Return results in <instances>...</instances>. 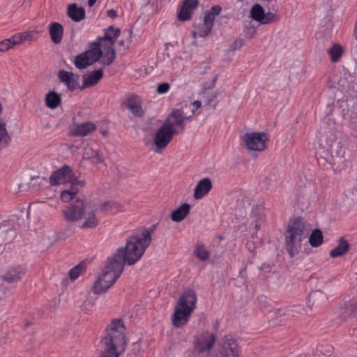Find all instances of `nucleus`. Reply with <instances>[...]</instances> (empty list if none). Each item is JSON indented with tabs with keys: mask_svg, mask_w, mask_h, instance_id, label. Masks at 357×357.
<instances>
[{
	"mask_svg": "<svg viewBox=\"0 0 357 357\" xmlns=\"http://www.w3.org/2000/svg\"><path fill=\"white\" fill-rule=\"evenodd\" d=\"M126 328L121 319H113L105 330L101 340V357H119L126 349Z\"/></svg>",
	"mask_w": 357,
	"mask_h": 357,
	"instance_id": "nucleus-1",
	"label": "nucleus"
},
{
	"mask_svg": "<svg viewBox=\"0 0 357 357\" xmlns=\"http://www.w3.org/2000/svg\"><path fill=\"white\" fill-rule=\"evenodd\" d=\"M149 245V237L145 238L144 241L135 232L128 237L126 246L117 249L112 257L122 264L123 268L126 264L131 266L140 259Z\"/></svg>",
	"mask_w": 357,
	"mask_h": 357,
	"instance_id": "nucleus-2",
	"label": "nucleus"
},
{
	"mask_svg": "<svg viewBox=\"0 0 357 357\" xmlns=\"http://www.w3.org/2000/svg\"><path fill=\"white\" fill-rule=\"evenodd\" d=\"M305 221L298 217L294 219L284 231L286 250L291 257L297 255L302 248V242L305 239Z\"/></svg>",
	"mask_w": 357,
	"mask_h": 357,
	"instance_id": "nucleus-3",
	"label": "nucleus"
},
{
	"mask_svg": "<svg viewBox=\"0 0 357 357\" xmlns=\"http://www.w3.org/2000/svg\"><path fill=\"white\" fill-rule=\"evenodd\" d=\"M124 268L122 264L112 257L108 258L102 271V274L96 280L93 291L96 294L105 293L121 275Z\"/></svg>",
	"mask_w": 357,
	"mask_h": 357,
	"instance_id": "nucleus-4",
	"label": "nucleus"
},
{
	"mask_svg": "<svg viewBox=\"0 0 357 357\" xmlns=\"http://www.w3.org/2000/svg\"><path fill=\"white\" fill-rule=\"evenodd\" d=\"M197 296L194 290L185 291L177 301L176 307L172 318L173 326L176 328L185 325L196 307Z\"/></svg>",
	"mask_w": 357,
	"mask_h": 357,
	"instance_id": "nucleus-5",
	"label": "nucleus"
},
{
	"mask_svg": "<svg viewBox=\"0 0 357 357\" xmlns=\"http://www.w3.org/2000/svg\"><path fill=\"white\" fill-rule=\"evenodd\" d=\"M241 347L231 335H225L219 342L215 357H241Z\"/></svg>",
	"mask_w": 357,
	"mask_h": 357,
	"instance_id": "nucleus-6",
	"label": "nucleus"
},
{
	"mask_svg": "<svg viewBox=\"0 0 357 357\" xmlns=\"http://www.w3.org/2000/svg\"><path fill=\"white\" fill-rule=\"evenodd\" d=\"M178 133H179L178 130L170 129L169 125L163 123L155 133L153 138L155 148L153 151L157 153H160L167 148L172 140L174 135Z\"/></svg>",
	"mask_w": 357,
	"mask_h": 357,
	"instance_id": "nucleus-7",
	"label": "nucleus"
},
{
	"mask_svg": "<svg viewBox=\"0 0 357 357\" xmlns=\"http://www.w3.org/2000/svg\"><path fill=\"white\" fill-rule=\"evenodd\" d=\"M216 336L208 331L203 332L195 337V351L192 356L203 354L205 357H211L209 350L214 346Z\"/></svg>",
	"mask_w": 357,
	"mask_h": 357,
	"instance_id": "nucleus-8",
	"label": "nucleus"
},
{
	"mask_svg": "<svg viewBox=\"0 0 357 357\" xmlns=\"http://www.w3.org/2000/svg\"><path fill=\"white\" fill-rule=\"evenodd\" d=\"M243 141L248 150L261 152L266 149L268 137L264 132H250L244 135Z\"/></svg>",
	"mask_w": 357,
	"mask_h": 357,
	"instance_id": "nucleus-9",
	"label": "nucleus"
},
{
	"mask_svg": "<svg viewBox=\"0 0 357 357\" xmlns=\"http://www.w3.org/2000/svg\"><path fill=\"white\" fill-rule=\"evenodd\" d=\"M85 208V200L80 197H76V199L71 202L69 206H66L63 210L65 219L69 222L81 219Z\"/></svg>",
	"mask_w": 357,
	"mask_h": 357,
	"instance_id": "nucleus-10",
	"label": "nucleus"
},
{
	"mask_svg": "<svg viewBox=\"0 0 357 357\" xmlns=\"http://www.w3.org/2000/svg\"><path fill=\"white\" fill-rule=\"evenodd\" d=\"M75 176L72 168L67 165L54 171L50 177V183L52 185H58L69 182Z\"/></svg>",
	"mask_w": 357,
	"mask_h": 357,
	"instance_id": "nucleus-11",
	"label": "nucleus"
},
{
	"mask_svg": "<svg viewBox=\"0 0 357 357\" xmlns=\"http://www.w3.org/2000/svg\"><path fill=\"white\" fill-rule=\"evenodd\" d=\"M250 17L255 21L259 22L261 24H270L275 22L278 20L276 15L271 12L265 13L264 8L258 3L252 6L250 10Z\"/></svg>",
	"mask_w": 357,
	"mask_h": 357,
	"instance_id": "nucleus-12",
	"label": "nucleus"
},
{
	"mask_svg": "<svg viewBox=\"0 0 357 357\" xmlns=\"http://www.w3.org/2000/svg\"><path fill=\"white\" fill-rule=\"evenodd\" d=\"M191 116L184 115V112L181 109H174L172 113L169 115L164 124L169 125L170 129L176 130V126L180 128L179 132L184 130L185 124L184 121L190 119Z\"/></svg>",
	"mask_w": 357,
	"mask_h": 357,
	"instance_id": "nucleus-13",
	"label": "nucleus"
},
{
	"mask_svg": "<svg viewBox=\"0 0 357 357\" xmlns=\"http://www.w3.org/2000/svg\"><path fill=\"white\" fill-rule=\"evenodd\" d=\"M59 79L61 82L66 84L69 91H73L79 86V76L72 72L61 70L58 74Z\"/></svg>",
	"mask_w": 357,
	"mask_h": 357,
	"instance_id": "nucleus-14",
	"label": "nucleus"
},
{
	"mask_svg": "<svg viewBox=\"0 0 357 357\" xmlns=\"http://www.w3.org/2000/svg\"><path fill=\"white\" fill-rule=\"evenodd\" d=\"M24 273L25 270L21 266H10L1 278L8 283L12 284L20 281Z\"/></svg>",
	"mask_w": 357,
	"mask_h": 357,
	"instance_id": "nucleus-15",
	"label": "nucleus"
},
{
	"mask_svg": "<svg viewBox=\"0 0 357 357\" xmlns=\"http://www.w3.org/2000/svg\"><path fill=\"white\" fill-rule=\"evenodd\" d=\"M121 30L119 28H114L113 26H109L105 30V33L102 37H98L97 41L100 45H108L114 46L116 38L119 36Z\"/></svg>",
	"mask_w": 357,
	"mask_h": 357,
	"instance_id": "nucleus-16",
	"label": "nucleus"
},
{
	"mask_svg": "<svg viewBox=\"0 0 357 357\" xmlns=\"http://www.w3.org/2000/svg\"><path fill=\"white\" fill-rule=\"evenodd\" d=\"M213 184L209 178H204L201 179L197 184L195 191L194 197L195 199H200L206 196L212 189Z\"/></svg>",
	"mask_w": 357,
	"mask_h": 357,
	"instance_id": "nucleus-17",
	"label": "nucleus"
},
{
	"mask_svg": "<svg viewBox=\"0 0 357 357\" xmlns=\"http://www.w3.org/2000/svg\"><path fill=\"white\" fill-rule=\"evenodd\" d=\"M341 150H334L331 149H324L319 146L317 154L320 160H322L325 163L331 166L335 164V156L340 155Z\"/></svg>",
	"mask_w": 357,
	"mask_h": 357,
	"instance_id": "nucleus-18",
	"label": "nucleus"
},
{
	"mask_svg": "<svg viewBox=\"0 0 357 357\" xmlns=\"http://www.w3.org/2000/svg\"><path fill=\"white\" fill-rule=\"evenodd\" d=\"M126 106L135 116L142 117L144 114L141 105V100L139 97L136 95H130L128 96Z\"/></svg>",
	"mask_w": 357,
	"mask_h": 357,
	"instance_id": "nucleus-19",
	"label": "nucleus"
},
{
	"mask_svg": "<svg viewBox=\"0 0 357 357\" xmlns=\"http://www.w3.org/2000/svg\"><path fill=\"white\" fill-rule=\"evenodd\" d=\"M319 146L323 147L324 149L341 150L340 144L336 141L335 136L331 132L321 136L319 139Z\"/></svg>",
	"mask_w": 357,
	"mask_h": 357,
	"instance_id": "nucleus-20",
	"label": "nucleus"
},
{
	"mask_svg": "<svg viewBox=\"0 0 357 357\" xmlns=\"http://www.w3.org/2000/svg\"><path fill=\"white\" fill-rule=\"evenodd\" d=\"M103 77L102 69H98L93 73L89 75L87 77L84 76L82 85L79 87L80 90H84L86 88L93 86L98 84Z\"/></svg>",
	"mask_w": 357,
	"mask_h": 357,
	"instance_id": "nucleus-21",
	"label": "nucleus"
},
{
	"mask_svg": "<svg viewBox=\"0 0 357 357\" xmlns=\"http://www.w3.org/2000/svg\"><path fill=\"white\" fill-rule=\"evenodd\" d=\"M102 52L101 62L105 66L112 65L116 59V51L114 46L108 45H100Z\"/></svg>",
	"mask_w": 357,
	"mask_h": 357,
	"instance_id": "nucleus-22",
	"label": "nucleus"
},
{
	"mask_svg": "<svg viewBox=\"0 0 357 357\" xmlns=\"http://www.w3.org/2000/svg\"><path fill=\"white\" fill-rule=\"evenodd\" d=\"M96 129V126L92 122L79 123L72 130L74 136L84 137Z\"/></svg>",
	"mask_w": 357,
	"mask_h": 357,
	"instance_id": "nucleus-23",
	"label": "nucleus"
},
{
	"mask_svg": "<svg viewBox=\"0 0 357 357\" xmlns=\"http://www.w3.org/2000/svg\"><path fill=\"white\" fill-rule=\"evenodd\" d=\"M68 16L75 22H80L85 18V10L82 7H78L76 3H71L68 6Z\"/></svg>",
	"mask_w": 357,
	"mask_h": 357,
	"instance_id": "nucleus-24",
	"label": "nucleus"
},
{
	"mask_svg": "<svg viewBox=\"0 0 357 357\" xmlns=\"http://www.w3.org/2000/svg\"><path fill=\"white\" fill-rule=\"evenodd\" d=\"M49 33L52 42L55 44H59L63 38V25L59 22L52 23L50 26Z\"/></svg>",
	"mask_w": 357,
	"mask_h": 357,
	"instance_id": "nucleus-25",
	"label": "nucleus"
},
{
	"mask_svg": "<svg viewBox=\"0 0 357 357\" xmlns=\"http://www.w3.org/2000/svg\"><path fill=\"white\" fill-rule=\"evenodd\" d=\"M12 140L3 119L0 118V151L8 147Z\"/></svg>",
	"mask_w": 357,
	"mask_h": 357,
	"instance_id": "nucleus-26",
	"label": "nucleus"
},
{
	"mask_svg": "<svg viewBox=\"0 0 357 357\" xmlns=\"http://www.w3.org/2000/svg\"><path fill=\"white\" fill-rule=\"evenodd\" d=\"M350 248V245L343 237L338 240V245L330 251V256L336 258L345 255Z\"/></svg>",
	"mask_w": 357,
	"mask_h": 357,
	"instance_id": "nucleus-27",
	"label": "nucleus"
},
{
	"mask_svg": "<svg viewBox=\"0 0 357 357\" xmlns=\"http://www.w3.org/2000/svg\"><path fill=\"white\" fill-rule=\"evenodd\" d=\"M190 205L188 203H184L172 212L171 219L174 222H181L190 213Z\"/></svg>",
	"mask_w": 357,
	"mask_h": 357,
	"instance_id": "nucleus-28",
	"label": "nucleus"
},
{
	"mask_svg": "<svg viewBox=\"0 0 357 357\" xmlns=\"http://www.w3.org/2000/svg\"><path fill=\"white\" fill-rule=\"evenodd\" d=\"M84 54L89 58L92 64L99 61L102 55L100 43L96 40L93 43V47L85 51Z\"/></svg>",
	"mask_w": 357,
	"mask_h": 357,
	"instance_id": "nucleus-29",
	"label": "nucleus"
},
{
	"mask_svg": "<svg viewBox=\"0 0 357 357\" xmlns=\"http://www.w3.org/2000/svg\"><path fill=\"white\" fill-rule=\"evenodd\" d=\"M83 158L90 160L94 164H98L103 161V157L98 150H95L91 147L87 146L84 149Z\"/></svg>",
	"mask_w": 357,
	"mask_h": 357,
	"instance_id": "nucleus-30",
	"label": "nucleus"
},
{
	"mask_svg": "<svg viewBox=\"0 0 357 357\" xmlns=\"http://www.w3.org/2000/svg\"><path fill=\"white\" fill-rule=\"evenodd\" d=\"M100 212L103 213H116L123 211V206L112 200H109L102 203L100 208Z\"/></svg>",
	"mask_w": 357,
	"mask_h": 357,
	"instance_id": "nucleus-31",
	"label": "nucleus"
},
{
	"mask_svg": "<svg viewBox=\"0 0 357 357\" xmlns=\"http://www.w3.org/2000/svg\"><path fill=\"white\" fill-rule=\"evenodd\" d=\"M45 101L48 108L54 109L60 105L61 98L59 93L52 91L46 94Z\"/></svg>",
	"mask_w": 357,
	"mask_h": 357,
	"instance_id": "nucleus-32",
	"label": "nucleus"
},
{
	"mask_svg": "<svg viewBox=\"0 0 357 357\" xmlns=\"http://www.w3.org/2000/svg\"><path fill=\"white\" fill-rule=\"evenodd\" d=\"M14 231L12 229H5L0 228V253L4 250V246L8 243L12 241L14 238Z\"/></svg>",
	"mask_w": 357,
	"mask_h": 357,
	"instance_id": "nucleus-33",
	"label": "nucleus"
},
{
	"mask_svg": "<svg viewBox=\"0 0 357 357\" xmlns=\"http://www.w3.org/2000/svg\"><path fill=\"white\" fill-rule=\"evenodd\" d=\"M344 52L343 47L341 45L335 43L329 49L327 53L330 55L331 61L333 63L340 60Z\"/></svg>",
	"mask_w": 357,
	"mask_h": 357,
	"instance_id": "nucleus-34",
	"label": "nucleus"
},
{
	"mask_svg": "<svg viewBox=\"0 0 357 357\" xmlns=\"http://www.w3.org/2000/svg\"><path fill=\"white\" fill-rule=\"evenodd\" d=\"M309 243L313 248H317L323 243V235L320 229L313 230L309 237Z\"/></svg>",
	"mask_w": 357,
	"mask_h": 357,
	"instance_id": "nucleus-35",
	"label": "nucleus"
},
{
	"mask_svg": "<svg viewBox=\"0 0 357 357\" xmlns=\"http://www.w3.org/2000/svg\"><path fill=\"white\" fill-rule=\"evenodd\" d=\"M75 66L78 69H84L88 66L92 65L91 61H90L89 58L82 52L78 54L74 61Z\"/></svg>",
	"mask_w": 357,
	"mask_h": 357,
	"instance_id": "nucleus-36",
	"label": "nucleus"
},
{
	"mask_svg": "<svg viewBox=\"0 0 357 357\" xmlns=\"http://www.w3.org/2000/svg\"><path fill=\"white\" fill-rule=\"evenodd\" d=\"M86 220L81 226V228H95L98 225V220L96 218V215L94 211H90L87 213L86 216H84Z\"/></svg>",
	"mask_w": 357,
	"mask_h": 357,
	"instance_id": "nucleus-37",
	"label": "nucleus"
},
{
	"mask_svg": "<svg viewBox=\"0 0 357 357\" xmlns=\"http://www.w3.org/2000/svg\"><path fill=\"white\" fill-rule=\"evenodd\" d=\"M70 181L71 182V186L67 190L70 192L71 195H74V197H78L77 196V192L80 189L84 187L86 183L85 181H79L76 177L74 176Z\"/></svg>",
	"mask_w": 357,
	"mask_h": 357,
	"instance_id": "nucleus-38",
	"label": "nucleus"
},
{
	"mask_svg": "<svg viewBox=\"0 0 357 357\" xmlns=\"http://www.w3.org/2000/svg\"><path fill=\"white\" fill-rule=\"evenodd\" d=\"M158 224L153 225L149 229L145 227L139 229L135 232L141 237L142 240H145L147 236L149 237V244L151 243V235L156 230Z\"/></svg>",
	"mask_w": 357,
	"mask_h": 357,
	"instance_id": "nucleus-39",
	"label": "nucleus"
},
{
	"mask_svg": "<svg viewBox=\"0 0 357 357\" xmlns=\"http://www.w3.org/2000/svg\"><path fill=\"white\" fill-rule=\"evenodd\" d=\"M20 33L22 39V44L27 42L31 43L32 41H35L38 37V31L36 30L24 31Z\"/></svg>",
	"mask_w": 357,
	"mask_h": 357,
	"instance_id": "nucleus-40",
	"label": "nucleus"
},
{
	"mask_svg": "<svg viewBox=\"0 0 357 357\" xmlns=\"http://www.w3.org/2000/svg\"><path fill=\"white\" fill-rule=\"evenodd\" d=\"M86 268V265L84 262H81L75 267H73L70 271H69V277L72 280H76L79 275L82 274L83 271H84Z\"/></svg>",
	"mask_w": 357,
	"mask_h": 357,
	"instance_id": "nucleus-41",
	"label": "nucleus"
},
{
	"mask_svg": "<svg viewBox=\"0 0 357 357\" xmlns=\"http://www.w3.org/2000/svg\"><path fill=\"white\" fill-rule=\"evenodd\" d=\"M194 253L201 261H206L209 257V252L203 245H197Z\"/></svg>",
	"mask_w": 357,
	"mask_h": 357,
	"instance_id": "nucleus-42",
	"label": "nucleus"
},
{
	"mask_svg": "<svg viewBox=\"0 0 357 357\" xmlns=\"http://www.w3.org/2000/svg\"><path fill=\"white\" fill-rule=\"evenodd\" d=\"M345 313L350 317L354 316L357 314V300L350 301L346 305Z\"/></svg>",
	"mask_w": 357,
	"mask_h": 357,
	"instance_id": "nucleus-43",
	"label": "nucleus"
},
{
	"mask_svg": "<svg viewBox=\"0 0 357 357\" xmlns=\"http://www.w3.org/2000/svg\"><path fill=\"white\" fill-rule=\"evenodd\" d=\"M212 28V26H209L204 23L198 30L199 36L200 37L207 36L208 33L211 31Z\"/></svg>",
	"mask_w": 357,
	"mask_h": 357,
	"instance_id": "nucleus-44",
	"label": "nucleus"
},
{
	"mask_svg": "<svg viewBox=\"0 0 357 357\" xmlns=\"http://www.w3.org/2000/svg\"><path fill=\"white\" fill-rule=\"evenodd\" d=\"M61 199L63 202H73L76 199V197H74V195H71L70 192H69L67 190H65L62 191L61 194Z\"/></svg>",
	"mask_w": 357,
	"mask_h": 357,
	"instance_id": "nucleus-45",
	"label": "nucleus"
},
{
	"mask_svg": "<svg viewBox=\"0 0 357 357\" xmlns=\"http://www.w3.org/2000/svg\"><path fill=\"white\" fill-rule=\"evenodd\" d=\"M244 45V40L241 38L236 39L230 45L229 51L234 52L237 50H239Z\"/></svg>",
	"mask_w": 357,
	"mask_h": 357,
	"instance_id": "nucleus-46",
	"label": "nucleus"
},
{
	"mask_svg": "<svg viewBox=\"0 0 357 357\" xmlns=\"http://www.w3.org/2000/svg\"><path fill=\"white\" fill-rule=\"evenodd\" d=\"M305 309L302 305H296L294 306L291 310H288V314H291L292 316H296L297 314H301L304 312Z\"/></svg>",
	"mask_w": 357,
	"mask_h": 357,
	"instance_id": "nucleus-47",
	"label": "nucleus"
},
{
	"mask_svg": "<svg viewBox=\"0 0 357 357\" xmlns=\"http://www.w3.org/2000/svg\"><path fill=\"white\" fill-rule=\"evenodd\" d=\"M169 88H170V85L169 83L163 82V83L160 84L158 86L156 92L158 94H163V93H167L169 91Z\"/></svg>",
	"mask_w": 357,
	"mask_h": 357,
	"instance_id": "nucleus-48",
	"label": "nucleus"
},
{
	"mask_svg": "<svg viewBox=\"0 0 357 357\" xmlns=\"http://www.w3.org/2000/svg\"><path fill=\"white\" fill-rule=\"evenodd\" d=\"M215 17L208 11L205 13L204 23L209 26H213Z\"/></svg>",
	"mask_w": 357,
	"mask_h": 357,
	"instance_id": "nucleus-49",
	"label": "nucleus"
},
{
	"mask_svg": "<svg viewBox=\"0 0 357 357\" xmlns=\"http://www.w3.org/2000/svg\"><path fill=\"white\" fill-rule=\"evenodd\" d=\"M10 41L8 39H5L0 42V52H4L11 49Z\"/></svg>",
	"mask_w": 357,
	"mask_h": 357,
	"instance_id": "nucleus-50",
	"label": "nucleus"
},
{
	"mask_svg": "<svg viewBox=\"0 0 357 357\" xmlns=\"http://www.w3.org/2000/svg\"><path fill=\"white\" fill-rule=\"evenodd\" d=\"M8 40L10 41V45L12 47L16 45L22 44V39L20 33L13 35L12 37L8 38Z\"/></svg>",
	"mask_w": 357,
	"mask_h": 357,
	"instance_id": "nucleus-51",
	"label": "nucleus"
},
{
	"mask_svg": "<svg viewBox=\"0 0 357 357\" xmlns=\"http://www.w3.org/2000/svg\"><path fill=\"white\" fill-rule=\"evenodd\" d=\"M199 4L198 0H190L187 3V8L191 10L192 11L195 10Z\"/></svg>",
	"mask_w": 357,
	"mask_h": 357,
	"instance_id": "nucleus-52",
	"label": "nucleus"
},
{
	"mask_svg": "<svg viewBox=\"0 0 357 357\" xmlns=\"http://www.w3.org/2000/svg\"><path fill=\"white\" fill-rule=\"evenodd\" d=\"M222 10V8L220 6H213L208 12H210L214 17L218 15Z\"/></svg>",
	"mask_w": 357,
	"mask_h": 357,
	"instance_id": "nucleus-53",
	"label": "nucleus"
},
{
	"mask_svg": "<svg viewBox=\"0 0 357 357\" xmlns=\"http://www.w3.org/2000/svg\"><path fill=\"white\" fill-rule=\"evenodd\" d=\"M320 294L321 291H314L312 292L309 296V302H312V304H314Z\"/></svg>",
	"mask_w": 357,
	"mask_h": 357,
	"instance_id": "nucleus-54",
	"label": "nucleus"
},
{
	"mask_svg": "<svg viewBox=\"0 0 357 357\" xmlns=\"http://www.w3.org/2000/svg\"><path fill=\"white\" fill-rule=\"evenodd\" d=\"M193 105L195 107V108L191 111V114L190 115L191 116L195 114V110L201 107L202 102L199 100H195L193 102Z\"/></svg>",
	"mask_w": 357,
	"mask_h": 357,
	"instance_id": "nucleus-55",
	"label": "nucleus"
},
{
	"mask_svg": "<svg viewBox=\"0 0 357 357\" xmlns=\"http://www.w3.org/2000/svg\"><path fill=\"white\" fill-rule=\"evenodd\" d=\"M107 16L111 18H114L117 16V13L114 10L111 9L107 11Z\"/></svg>",
	"mask_w": 357,
	"mask_h": 357,
	"instance_id": "nucleus-56",
	"label": "nucleus"
},
{
	"mask_svg": "<svg viewBox=\"0 0 357 357\" xmlns=\"http://www.w3.org/2000/svg\"><path fill=\"white\" fill-rule=\"evenodd\" d=\"M97 0H88V4L90 7L93 6Z\"/></svg>",
	"mask_w": 357,
	"mask_h": 357,
	"instance_id": "nucleus-57",
	"label": "nucleus"
},
{
	"mask_svg": "<svg viewBox=\"0 0 357 357\" xmlns=\"http://www.w3.org/2000/svg\"><path fill=\"white\" fill-rule=\"evenodd\" d=\"M100 132L104 136H107L108 135V131L106 130H102Z\"/></svg>",
	"mask_w": 357,
	"mask_h": 357,
	"instance_id": "nucleus-58",
	"label": "nucleus"
},
{
	"mask_svg": "<svg viewBox=\"0 0 357 357\" xmlns=\"http://www.w3.org/2000/svg\"><path fill=\"white\" fill-rule=\"evenodd\" d=\"M118 44L120 46H123L124 45V40H121L118 42Z\"/></svg>",
	"mask_w": 357,
	"mask_h": 357,
	"instance_id": "nucleus-59",
	"label": "nucleus"
},
{
	"mask_svg": "<svg viewBox=\"0 0 357 357\" xmlns=\"http://www.w3.org/2000/svg\"><path fill=\"white\" fill-rule=\"evenodd\" d=\"M3 108L2 104H1V102H0V114H2V112H3Z\"/></svg>",
	"mask_w": 357,
	"mask_h": 357,
	"instance_id": "nucleus-60",
	"label": "nucleus"
},
{
	"mask_svg": "<svg viewBox=\"0 0 357 357\" xmlns=\"http://www.w3.org/2000/svg\"><path fill=\"white\" fill-rule=\"evenodd\" d=\"M280 312H281V310H280V309H278V310L275 311V314H278V315H280Z\"/></svg>",
	"mask_w": 357,
	"mask_h": 357,
	"instance_id": "nucleus-61",
	"label": "nucleus"
},
{
	"mask_svg": "<svg viewBox=\"0 0 357 357\" xmlns=\"http://www.w3.org/2000/svg\"><path fill=\"white\" fill-rule=\"evenodd\" d=\"M356 39L357 40V22L356 23Z\"/></svg>",
	"mask_w": 357,
	"mask_h": 357,
	"instance_id": "nucleus-62",
	"label": "nucleus"
}]
</instances>
